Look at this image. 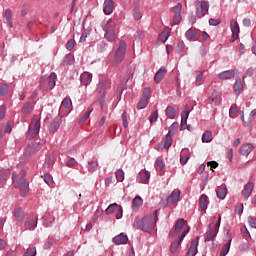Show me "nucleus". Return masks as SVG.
<instances>
[{
    "label": "nucleus",
    "instance_id": "f257e3e1",
    "mask_svg": "<svg viewBox=\"0 0 256 256\" xmlns=\"http://www.w3.org/2000/svg\"><path fill=\"white\" fill-rule=\"evenodd\" d=\"M158 221V210H154L153 214H148L144 216L142 220H135L133 226L136 229H142V231L151 233L153 229L156 227V223Z\"/></svg>",
    "mask_w": 256,
    "mask_h": 256
},
{
    "label": "nucleus",
    "instance_id": "f03ea898",
    "mask_svg": "<svg viewBox=\"0 0 256 256\" xmlns=\"http://www.w3.org/2000/svg\"><path fill=\"white\" fill-rule=\"evenodd\" d=\"M25 171H20V174L12 175V184L14 188H20V195L25 197L29 191V183L25 180Z\"/></svg>",
    "mask_w": 256,
    "mask_h": 256
},
{
    "label": "nucleus",
    "instance_id": "7ed1b4c3",
    "mask_svg": "<svg viewBox=\"0 0 256 256\" xmlns=\"http://www.w3.org/2000/svg\"><path fill=\"white\" fill-rule=\"evenodd\" d=\"M190 232L187 222L184 219H179L175 224V229L169 233V237L180 238V241H183L185 236Z\"/></svg>",
    "mask_w": 256,
    "mask_h": 256
},
{
    "label": "nucleus",
    "instance_id": "20e7f679",
    "mask_svg": "<svg viewBox=\"0 0 256 256\" xmlns=\"http://www.w3.org/2000/svg\"><path fill=\"white\" fill-rule=\"evenodd\" d=\"M103 30L105 32L104 38L108 42H115L117 39V22L115 20H108V22L104 24Z\"/></svg>",
    "mask_w": 256,
    "mask_h": 256
},
{
    "label": "nucleus",
    "instance_id": "39448f33",
    "mask_svg": "<svg viewBox=\"0 0 256 256\" xmlns=\"http://www.w3.org/2000/svg\"><path fill=\"white\" fill-rule=\"evenodd\" d=\"M222 216L221 214L218 215V219L216 216L212 218V223H210V226H208V232H206V236L204 237V240L207 242L212 241L219 231V227L221 225Z\"/></svg>",
    "mask_w": 256,
    "mask_h": 256
},
{
    "label": "nucleus",
    "instance_id": "423d86ee",
    "mask_svg": "<svg viewBox=\"0 0 256 256\" xmlns=\"http://www.w3.org/2000/svg\"><path fill=\"white\" fill-rule=\"evenodd\" d=\"M111 88V80H102L99 82L98 86H97V93L99 94L98 96V102L101 105V107H103L104 103H105V95L107 94V89Z\"/></svg>",
    "mask_w": 256,
    "mask_h": 256
},
{
    "label": "nucleus",
    "instance_id": "0eeeda50",
    "mask_svg": "<svg viewBox=\"0 0 256 256\" xmlns=\"http://www.w3.org/2000/svg\"><path fill=\"white\" fill-rule=\"evenodd\" d=\"M41 123L39 116H33L31 123L29 125V129L26 133L27 139H34L40 132Z\"/></svg>",
    "mask_w": 256,
    "mask_h": 256
},
{
    "label": "nucleus",
    "instance_id": "6e6552de",
    "mask_svg": "<svg viewBox=\"0 0 256 256\" xmlns=\"http://www.w3.org/2000/svg\"><path fill=\"white\" fill-rule=\"evenodd\" d=\"M57 75L51 73L49 76H44L39 81V86L42 90L50 91L56 86Z\"/></svg>",
    "mask_w": 256,
    "mask_h": 256
},
{
    "label": "nucleus",
    "instance_id": "1a4fd4ad",
    "mask_svg": "<svg viewBox=\"0 0 256 256\" xmlns=\"http://www.w3.org/2000/svg\"><path fill=\"white\" fill-rule=\"evenodd\" d=\"M197 17L203 18L209 12V1L202 0L196 2Z\"/></svg>",
    "mask_w": 256,
    "mask_h": 256
},
{
    "label": "nucleus",
    "instance_id": "9d476101",
    "mask_svg": "<svg viewBox=\"0 0 256 256\" xmlns=\"http://www.w3.org/2000/svg\"><path fill=\"white\" fill-rule=\"evenodd\" d=\"M125 52H126V43L124 41H120L119 46L115 52L114 62L121 63V61L124 59Z\"/></svg>",
    "mask_w": 256,
    "mask_h": 256
},
{
    "label": "nucleus",
    "instance_id": "9b49d317",
    "mask_svg": "<svg viewBox=\"0 0 256 256\" xmlns=\"http://www.w3.org/2000/svg\"><path fill=\"white\" fill-rule=\"evenodd\" d=\"M206 101L209 105H212V107H218V105H221L222 102L221 94L218 91L214 90V92H212V95L208 97V100Z\"/></svg>",
    "mask_w": 256,
    "mask_h": 256
},
{
    "label": "nucleus",
    "instance_id": "f8f14e48",
    "mask_svg": "<svg viewBox=\"0 0 256 256\" xmlns=\"http://www.w3.org/2000/svg\"><path fill=\"white\" fill-rule=\"evenodd\" d=\"M61 118L59 116H55L52 122L50 123L48 129L51 134H55L60 126H61Z\"/></svg>",
    "mask_w": 256,
    "mask_h": 256
},
{
    "label": "nucleus",
    "instance_id": "ddd939ff",
    "mask_svg": "<svg viewBox=\"0 0 256 256\" xmlns=\"http://www.w3.org/2000/svg\"><path fill=\"white\" fill-rule=\"evenodd\" d=\"M230 29L232 32V37H231V41L234 42L239 38V34H240V27L238 22H230Z\"/></svg>",
    "mask_w": 256,
    "mask_h": 256
},
{
    "label": "nucleus",
    "instance_id": "4468645a",
    "mask_svg": "<svg viewBox=\"0 0 256 256\" xmlns=\"http://www.w3.org/2000/svg\"><path fill=\"white\" fill-rule=\"evenodd\" d=\"M255 184L254 182H247L242 190V195H244L245 199H248L251 197L253 190H254Z\"/></svg>",
    "mask_w": 256,
    "mask_h": 256
},
{
    "label": "nucleus",
    "instance_id": "2eb2a0df",
    "mask_svg": "<svg viewBox=\"0 0 256 256\" xmlns=\"http://www.w3.org/2000/svg\"><path fill=\"white\" fill-rule=\"evenodd\" d=\"M190 114V107L188 105L185 106L184 111L182 112V121H181V125H180V129L181 131L186 130L187 128V119L189 117Z\"/></svg>",
    "mask_w": 256,
    "mask_h": 256
},
{
    "label": "nucleus",
    "instance_id": "dca6fc26",
    "mask_svg": "<svg viewBox=\"0 0 256 256\" xmlns=\"http://www.w3.org/2000/svg\"><path fill=\"white\" fill-rule=\"evenodd\" d=\"M114 9H115V3L113 2V0L104 1L103 12L105 15H111Z\"/></svg>",
    "mask_w": 256,
    "mask_h": 256
},
{
    "label": "nucleus",
    "instance_id": "f3484780",
    "mask_svg": "<svg viewBox=\"0 0 256 256\" xmlns=\"http://www.w3.org/2000/svg\"><path fill=\"white\" fill-rule=\"evenodd\" d=\"M253 149L254 146L252 144H243L239 149V153L242 156L248 157L252 153Z\"/></svg>",
    "mask_w": 256,
    "mask_h": 256
},
{
    "label": "nucleus",
    "instance_id": "a211bd4d",
    "mask_svg": "<svg viewBox=\"0 0 256 256\" xmlns=\"http://www.w3.org/2000/svg\"><path fill=\"white\" fill-rule=\"evenodd\" d=\"M186 38L191 41L199 40V31L196 28L189 29L186 34Z\"/></svg>",
    "mask_w": 256,
    "mask_h": 256
},
{
    "label": "nucleus",
    "instance_id": "6ab92c4d",
    "mask_svg": "<svg viewBox=\"0 0 256 256\" xmlns=\"http://www.w3.org/2000/svg\"><path fill=\"white\" fill-rule=\"evenodd\" d=\"M93 80V74L89 73V72H83L80 76V81H81V84L83 85H90L91 82Z\"/></svg>",
    "mask_w": 256,
    "mask_h": 256
},
{
    "label": "nucleus",
    "instance_id": "aec40b11",
    "mask_svg": "<svg viewBox=\"0 0 256 256\" xmlns=\"http://www.w3.org/2000/svg\"><path fill=\"white\" fill-rule=\"evenodd\" d=\"M149 179H150V172L145 169L141 170L138 177L139 183L148 184Z\"/></svg>",
    "mask_w": 256,
    "mask_h": 256
},
{
    "label": "nucleus",
    "instance_id": "412c9836",
    "mask_svg": "<svg viewBox=\"0 0 256 256\" xmlns=\"http://www.w3.org/2000/svg\"><path fill=\"white\" fill-rule=\"evenodd\" d=\"M181 191L179 189H175L172 191L171 195L168 198L172 204H177L180 201Z\"/></svg>",
    "mask_w": 256,
    "mask_h": 256
},
{
    "label": "nucleus",
    "instance_id": "4be33fe9",
    "mask_svg": "<svg viewBox=\"0 0 256 256\" xmlns=\"http://www.w3.org/2000/svg\"><path fill=\"white\" fill-rule=\"evenodd\" d=\"M199 237L191 243L187 256H196L198 253Z\"/></svg>",
    "mask_w": 256,
    "mask_h": 256
},
{
    "label": "nucleus",
    "instance_id": "5701e85b",
    "mask_svg": "<svg viewBox=\"0 0 256 256\" xmlns=\"http://www.w3.org/2000/svg\"><path fill=\"white\" fill-rule=\"evenodd\" d=\"M240 115H241V121L244 123V126L248 127L252 123V117L256 116V109H254V110H252L250 112V116H249L247 121H245V113H244V111H241Z\"/></svg>",
    "mask_w": 256,
    "mask_h": 256
},
{
    "label": "nucleus",
    "instance_id": "b1692460",
    "mask_svg": "<svg viewBox=\"0 0 256 256\" xmlns=\"http://www.w3.org/2000/svg\"><path fill=\"white\" fill-rule=\"evenodd\" d=\"M113 242L116 245H124L128 242V237H127V235L121 233L113 238Z\"/></svg>",
    "mask_w": 256,
    "mask_h": 256
},
{
    "label": "nucleus",
    "instance_id": "393cba45",
    "mask_svg": "<svg viewBox=\"0 0 256 256\" xmlns=\"http://www.w3.org/2000/svg\"><path fill=\"white\" fill-rule=\"evenodd\" d=\"M216 195H217V198L221 200L225 199L227 196V187L224 185L218 186L216 188Z\"/></svg>",
    "mask_w": 256,
    "mask_h": 256
},
{
    "label": "nucleus",
    "instance_id": "a878e982",
    "mask_svg": "<svg viewBox=\"0 0 256 256\" xmlns=\"http://www.w3.org/2000/svg\"><path fill=\"white\" fill-rule=\"evenodd\" d=\"M235 77V71L233 70H227L219 73V79L221 80H228Z\"/></svg>",
    "mask_w": 256,
    "mask_h": 256
},
{
    "label": "nucleus",
    "instance_id": "bb28decb",
    "mask_svg": "<svg viewBox=\"0 0 256 256\" xmlns=\"http://www.w3.org/2000/svg\"><path fill=\"white\" fill-rule=\"evenodd\" d=\"M38 225V222L36 219H28L26 223H24V228L28 231H33Z\"/></svg>",
    "mask_w": 256,
    "mask_h": 256
},
{
    "label": "nucleus",
    "instance_id": "cd10ccee",
    "mask_svg": "<svg viewBox=\"0 0 256 256\" xmlns=\"http://www.w3.org/2000/svg\"><path fill=\"white\" fill-rule=\"evenodd\" d=\"M190 159L189 150L183 149L180 155V163L181 165H186L188 163V160Z\"/></svg>",
    "mask_w": 256,
    "mask_h": 256
},
{
    "label": "nucleus",
    "instance_id": "c85d7f7f",
    "mask_svg": "<svg viewBox=\"0 0 256 256\" xmlns=\"http://www.w3.org/2000/svg\"><path fill=\"white\" fill-rule=\"evenodd\" d=\"M209 204L208 196L206 194L200 195V210L206 211Z\"/></svg>",
    "mask_w": 256,
    "mask_h": 256
},
{
    "label": "nucleus",
    "instance_id": "c756f323",
    "mask_svg": "<svg viewBox=\"0 0 256 256\" xmlns=\"http://www.w3.org/2000/svg\"><path fill=\"white\" fill-rule=\"evenodd\" d=\"M143 205V200L142 198L137 195L134 197L133 202H132V209L133 211H138V209Z\"/></svg>",
    "mask_w": 256,
    "mask_h": 256
},
{
    "label": "nucleus",
    "instance_id": "7c9ffc66",
    "mask_svg": "<svg viewBox=\"0 0 256 256\" xmlns=\"http://www.w3.org/2000/svg\"><path fill=\"white\" fill-rule=\"evenodd\" d=\"M33 109V104L27 102L26 104H24V107H22V115H24V117H27V115H30V113H32Z\"/></svg>",
    "mask_w": 256,
    "mask_h": 256
},
{
    "label": "nucleus",
    "instance_id": "2f4dec72",
    "mask_svg": "<svg viewBox=\"0 0 256 256\" xmlns=\"http://www.w3.org/2000/svg\"><path fill=\"white\" fill-rule=\"evenodd\" d=\"M166 73H167V70L165 68H160V70L156 73L154 77V81L156 83H159L164 78Z\"/></svg>",
    "mask_w": 256,
    "mask_h": 256
},
{
    "label": "nucleus",
    "instance_id": "473e14b6",
    "mask_svg": "<svg viewBox=\"0 0 256 256\" xmlns=\"http://www.w3.org/2000/svg\"><path fill=\"white\" fill-rule=\"evenodd\" d=\"M14 217H16V220L18 221H23L25 218V212L23 208H16V210H14Z\"/></svg>",
    "mask_w": 256,
    "mask_h": 256
},
{
    "label": "nucleus",
    "instance_id": "72a5a7b5",
    "mask_svg": "<svg viewBox=\"0 0 256 256\" xmlns=\"http://www.w3.org/2000/svg\"><path fill=\"white\" fill-rule=\"evenodd\" d=\"M213 140V134L211 131H206L202 134V143H211Z\"/></svg>",
    "mask_w": 256,
    "mask_h": 256
},
{
    "label": "nucleus",
    "instance_id": "f704fd0d",
    "mask_svg": "<svg viewBox=\"0 0 256 256\" xmlns=\"http://www.w3.org/2000/svg\"><path fill=\"white\" fill-rule=\"evenodd\" d=\"M73 107V103H72V100L71 98L69 97H66L62 100L61 102V108H64V109H71Z\"/></svg>",
    "mask_w": 256,
    "mask_h": 256
},
{
    "label": "nucleus",
    "instance_id": "c9c22d12",
    "mask_svg": "<svg viewBox=\"0 0 256 256\" xmlns=\"http://www.w3.org/2000/svg\"><path fill=\"white\" fill-rule=\"evenodd\" d=\"M117 209H119V204H110L108 208H106L105 213L111 215L114 212H117Z\"/></svg>",
    "mask_w": 256,
    "mask_h": 256
},
{
    "label": "nucleus",
    "instance_id": "e433bc0d",
    "mask_svg": "<svg viewBox=\"0 0 256 256\" xmlns=\"http://www.w3.org/2000/svg\"><path fill=\"white\" fill-rule=\"evenodd\" d=\"M236 94H241L243 91V84L241 80H237L233 86Z\"/></svg>",
    "mask_w": 256,
    "mask_h": 256
},
{
    "label": "nucleus",
    "instance_id": "4c0bfd02",
    "mask_svg": "<svg viewBox=\"0 0 256 256\" xmlns=\"http://www.w3.org/2000/svg\"><path fill=\"white\" fill-rule=\"evenodd\" d=\"M231 240L229 242H227L225 245H223L221 252H220V256H226L229 251H230V247H231Z\"/></svg>",
    "mask_w": 256,
    "mask_h": 256
},
{
    "label": "nucleus",
    "instance_id": "58836bf2",
    "mask_svg": "<svg viewBox=\"0 0 256 256\" xmlns=\"http://www.w3.org/2000/svg\"><path fill=\"white\" fill-rule=\"evenodd\" d=\"M172 135H169V134H167L166 135V138H165V141H164V143H163V149H169L170 147H171V145H172Z\"/></svg>",
    "mask_w": 256,
    "mask_h": 256
},
{
    "label": "nucleus",
    "instance_id": "ea45409f",
    "mask_svg": "<svg viewBox=\"0 0 256 256\" xmlns=\"http://www.w3.org/2000/svg\"><path fill=\"white\" fill-rule=\"evenodd\" d=\"M88 171L91 172V173H94L97 171V168L99 166L98 162L97 161H89L88 162Z\"/></svg>",
    "mask_w": 256,
    "mask_h": 256
},
{
    "label": "nucleus",
    "instance_id": "a19ab883",
    "mask_svg": "<svg viewBox=\"0 0 256 256\" xmlns=\"http://www.w3.org/2000/svg\"><path fill=\"white\" fill-rule=\"evenodd\" d=\"M43 180H44V182H45L48 186H53V184H54L53 177H52V175L49 174V173L44 174Z\"/></svg>",
    "mask_w": 256,
    "mask_h": 256
},
{
    "label": "nucleus",
    "instance_id": "79ce46f5",
    "mask_svg": "<svg viewBox=\"0 0 256 256\" xmlns=\"http://www.w3.org/2000/svg\"><path fill=\"white\" fill-rule=\"evenodd\" d=\"M166 115L167 117H169V119H175L176 117L175 109L172 106H168L166 108Z\"/></svg>",
    "mask_w": 256,
    "mask_h": 256
},
{
    "label": "nucleus",
    "instance_id": "37998d69",
    "mask_svg": "<svg viewBox=\"0 0 256 256\" xmlns=\"http://www.w3.org/2000/svg\"><path fill=\"white\" fill-rule=\"evenodd\" d=\"M94 109L91 108L86 113L83 114V116L79 119V124L85 123V121L90 117L91 113H93Z\"/></svg>",
    "mask_w": 256,
    "mask_h": 256
},
{
    "label": "nucleus",
    "instance_id": "c03bdc74",
    "mask_svg": "<svg viewBox=\"0 0 256 256\" xmlns=\"http://www.w3.org/2000/svg\"><path fill=\"white\" fill-rule=\"evenodd\" d=\"M197 76H196V81L195 84L196 86H200L203 84V72L202 71H197L196 72Z\"/></svg>",
    "mask_w": 256,
    "mask_h": 256
},
{
    "label": "nucleus",
    "instance_id": "a18cd8bd",
    "mask_svg": "<svg viewBox=\"0 0 256 256\" xmlns=\"http://www.w3.org/2000/svg\"><path fill=\"white\" fill-rule=\"evenodd\" d=\"M179 128V124L177 122H174L171 127L169 128V132L167 135L174 136V134L177 132V129Z\"/></svg>",
    "mask_w": 256,
    "mask_h": 256
},
{
    "label": "nucleus",
    "instance_id": "49530a36",
    "mask_svg": "<svg viewBox=\"0 0 256 256\" xmlns=\"http://www.w3.org/2000/svg\"><path fill=\"white\" fill-rule=\"evenodd\" d=\"M181 242H182V241H180V238H178L177 241H175V242H173V243L171 244V247H170L171 253H176V252H177V250H178V248H179Z\"/></svg>",
    "mask_w": 256,
    "mask_h": 256
},
{
    "label": "nucleus",
    "instance_id": "de8ad7c7",
    "mask_svg": "<svg viewBox=\"0 0 256 256\" xmlns=\"http://www.w3.org/2000/svg\"><path fill=\"white\" fill-rule=\"evenodd\" d=\"M55 164V160L53 157L48 156L44 162V167L51 168Z\"/></svg>",
    "mask_w": 256,
    "mask_h": 256
},
{
    "label": "nucleus",
    "instance_id": "09e8293b",
    "mask_svg": "<svg viewBox=\"0 0 256 256\" xmlns=\"http://www.w3.org/2000/svg\"><path fill=\"white\" fill-rule=\"evenodd\" d=\"M115 176L118 182H123L125 173L122 169H118L116 170Z\"/></svg>",
    "mask_w": 256,
    "mask_h": 256
},
{
    "label": "nucleus",
    "instance_id": "8fccbe9b",
    "mask_svg": "<svg viewBox=\"0 0 256 256\" xmlns=\"http://www.w3.org/2000/svg\"><path fill=\"white\" fill-rule=\"evenodd\" d=\"M229 117L231 119H236L238 117V109L234 106H231L229 109Z\"/></svg>",
    "mask_w": 256,
    "mask_h": 256
},
{
    "label": "nucleus",
    "instance_id": "3c124183",
    "mask_svg": "<svg viewBox=\"0 0 256 256\" xmlns=\"http://www.w3.org/2000/svg\"><path fill=\"white\" fill-rule=\"evenodd\" d=\"M181 10H182V4L180 2H178L177 5L171 8V11L175 15H181Z\"/></svg>",
    "mask_w": 256,
    "mask_h": 256
},
{
    "label": "nucleus",
    "instance_id": "603ef678",
    "mask_svg": "<svg viewBox=\"0 0 256 256\" xmlns=\"http://www.w3.org/2000/svg\"><path fill=\"white\" fill-rule=\"evenodd\" d=\"M148 103H149V100H147V99H145V98H142V99L139 101V103H138V105H137V108H138L139 110H140V109H145V107H147Z\"/></svg>",
    "mask_w": 256,
    "mask_h": 256
},
{
    "label": "nucleus",
    "instance_id": "864d4df0",
    "mask_svg": "<svg viewBox=\"0 0 256 256\" xmlns=\"http://www.w3.org/2000/svg\"><path fill=\"white\" fill-rule=\"evenodd\" d=\"M5 17L7 19L8 26H10V28H12L13 27V22L11 21V17H12L11 10H6Z\"/></svg>",
    "mask_w": 256,
    "mask_h": 256
},
{
    "label": "nucleus",
    "instance_id": "5fc2aeb1",
    "mask_svg": "<svg viewBox=\"0 0 256 256\" xmlns=\"http://www.w3.org/2000/svg\"><path fill=\"white\" fill-rule=\"evenodd\" d=\"M150 94H151V89H150V88H145L144 91H143V96H142V98L149 101V99H150Z\"/></svg>",
    "mask_w": 256,
    "mask_h": 256
},
{
    "label": "nucleus",
    "instance_id": "6e6d98bb",
    "mask_svg": "<svg viewBox=\"0 0 256 256\" xmlns=\"http://www.w3.org/2000/svg\"><path fill=\"white\" fill-rule=\"evenodd\" d=\"M156 166H157V168H159L160 172H162L165 168V164L162 159L156 160Z\"/></svg>",
    "mask_w": 256,
    "mask_h": 256
},
{
    "label": "nucleus",
    "instance_id": "4d7b16f0",
    "mask_svg": "<svg viewBox=\"0 0 256 256\" xmlns=\"http://www.w3.org/2000/svg\"><path fill=\"white\" fill-rule=\"evenodd\" d=\"M37 251L35 248H30L26 250V253H24V256H36Z\"/></svg>",
    "mask_w": 256,
    "mask_h": 256
},
{
    "label": "nucleus",
    "instance_id": "13d9d810",
    "mask_svg": "<svg viewBox=\"0 0 256 256\" xmlns=\"http://www.w3.org/2000/svg\"><path fill=\"white\" fill-rule=\"evenodd\" d=\"M114 183H115V178L113 176L107 177L105 179V186L106 187H109V186H111V184H114Z\"/></svg>",
    "mask_w": 256,
    "mask_h": 256
},
{
    "label": "nucleus",
    "instance_id": "bf43d9fd",
    "mask_svg": "<svg viewBox=\"0 0 256 256\" xmlns=\"http://www.w3.org/2000/svg\"><path fill=\"white\" fill-rule=\"evenodd\" d=\"M182 21V16L181 14H175L174 18H173V23L174 25H179Z\"/></svg>",
    "mask_w": 256,
    "mask_h": 256
},
{
    "label": "nucleus",
    "instance_id": "052dcab7",
    "mask_svg": "<svg viewBox=\"0 0 256 256\" xmlns=\"http://www.w3.org/2000/svg\"><path fill=\"white\" fill-rule=\"evenodd\" d=\"M75 40H69L67 43H66V49L68 51H71L73 50V48L75 47Z\"/></svg>",
    "mask_w": 256,
    "mask_h": 256
},
{
    "label": "nucleus",
    "instance_id": "680f3d73",
    "mask_svg": "<svg viewBox=\"0 0 256 256\" xmlns=\"http://www.w3.org/2000/svg\"><path fill=\"white\" fill-rule=\"evenodd\" d=\"M219 166V163L217 161H208V167H210V170L217 169Z\"/></svg>",
    "mask_w": 256,
    "mask_h": 256
},
{
    "label": "nucleus",
    "instance_id": "e2e57ef3",
    "mask_svg": "<svg viewBox=\"0 0 256 256\" xmlns=\"http://www.w3.org/2000/svg\"><path fill=\"white\" fill-rule=\"evenodd\" d=\"M77 164V161L74 158H70L67 162H66V166L69 168H73L75 167V165Z\"/></svg>",
    "mask_w": 256,
    "mask_h": 256
},
{
    "label": "nucleus",
    "instance_id": "0e129e2a",
    "mask_svg": "<svg viewBox=\"0 0 256 256\" xmlns=\"http://www.w3.org/2000/svg\"><path fill=\"white\" fill-rule=\"evenodd\" d=\"M157 119H158V110L153 112L152 115L150 116V123L151 124L155 123V121H157Z\"/></svg>",
    "mask_w": 256,
    "mask_h": 256
},
{
    "label": "nucleus",
    "instance_id": "69168bd1",
    "mask_svg": "<svg viewBox=\"0 0 256 256\" xmlns=\"http://www.w3.org/2000/svg\"><path fill=\"white\" fill-rule=\"evenodd\" d=\"M122 121H123V126L124 128H128V123H127V112L124 110L122 113Z\"/></svg>",
    "mask_w": 256,
    "mask_h": 256
},
{
    "label": "nucleus",
    "instance_id": "338daca9",
    "mask_svg": "<svg viewBox=\"0 0 256 256\" xmlns=\"http://www.w3.org/2000/svg\"><path fill=\"white\" fill-rule=\"evenodd\" d=\"M254 74V69L253 68H248L246 70V72L244 73L243 79H245L246 77H251Z\"/></svg>",
    "mask_w": 256,
    "mask_h": 256
},
{
    "label": "nucleus",
    "instance_id": "774afa93",
    "mask_svg": "<svg viewBox=\"0 0 256 256\" xmlns=\"http://www.w3.org/2000/svg\"><path fill=\"white\" fill-rule=\"evenodd\" d=\"M122 215H123V210H122V207L119 206L116 210V219L119 220L122 218Z\"/></svg>",
    "mask_w": 256,
    "mask_h": 256
}]
</instances>
